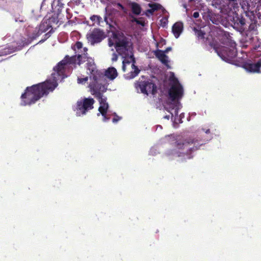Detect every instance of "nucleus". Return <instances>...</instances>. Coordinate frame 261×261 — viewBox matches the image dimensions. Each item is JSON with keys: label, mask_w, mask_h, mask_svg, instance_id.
<instances>
[{"label": "nucleus", "mask_w": 261, "mask_h": 261, "mask_svg": "<svg viewBox=\"0 0 261 261\" xmlns=\"http://www.w3.org/2000/svg\"><path fill=\"white\" fill-rule=\"evenodd\" d=\"M86 62V67L92 75L90 76L89 88L91 93L97 97L99 102L98 109L99 113L103 118V121L109 120L111 113L108 110L109 105L107 102V98L101 94L106 91L107 85L104 80L99 77L94 60L87 57V54H79L77 57L73 56L69 58L66 56L59 64L54 68V72L51 74L49 79L43 83L33 85L31 87H28L25 92L22 94L21 105H30L35 103L44 95H47L49 92L53 91L57 86V81L61 80L66 76L65 71L67 69L71 67V65L77 64L80 65L83 62Z\"/></svg>", "instance_id": "1"}, {"label": "nucleus", "mask_w": 261, "mask_h": 261, "mask_svg": "<svg viewBox=\"0 0 261 261\" xmlns=\"http://www.w3.org/2000/svg\"><path fill=\"white\" fill-rule=\"evenodd\" d=\"M109 45L110 47L114 45L117 52L124 59L122 62L123 71H125L127 65H130L132 71L126 78L131 79L136 77L140 70L135 65L132 43L123 35L114 34L113 37L109 39Z\"/></svg>", "instance_id": "2"}, {"label": "nucleus", "mask_w": 261, "mask_h": 261, "mask_svg": "<svg viewBox=\"0 0 261 261\" xmlns=\"http://www.w3.org/2000/svg\"><path fill=\"white\" fill-rule=\"evenodd\" d=\"M170 88L168 92V97L166 101V109L170 112L171 116L166 115L165 118L171 119L176 123H181V118H178V110L181 109V105L179 100L184 95V89L174 75H171Z\"/></svg>", "instance_id": "3"}, {"label": "nucleus", "mask_w": 261, "mask_h": 261, "mask_svg": "<svg viewBox=\"0 0 261 261\" xmlns=\"http://www.w3.org/2000/svg\"><path fill=\"white\" fill-rule=\"evenodd\" d=\"M94 102L92 98H82L77 101L73 110L78 116L85 115L88 111L93 108Z\"/></svg>", "instance_id": "4"}, {"label": "nucleus", "mask_w": 261, "mask_h": 261, "mask_svg": "<svg viewBox=\"0 0 261 261\" xmlns=\"http://www.w3.org/2000/svg\"><path fill=\"white\" fill-rule=\"evenodd\" d=\"M230 48L227 47H223L222 48H216L215 50L218 55L221 58L222 60L226 62H229L237 56V50L236 49V43L230 41L229 42Z\"/></svg>", "instance_id": "5"}, {"label": "nucleus", "mask_w": 261, "mask_h": 261, "mask_svg": "<svg viewBox=\"0 0 261 261\" xmlns=\"http://www.w3.org/2000/svg\"><path fill=\"white\" fill-rule=\"evenodd\" d=\"M137 90L140 89V92L148 95L149 93L154 94L156 91V87L154 84L149 81H138L136 83Z\"/></svg>", "instance_id": "6"}, {"label": "nucleus", "mask_w": 261, "mask_h": 261, "mask_svg": "<svg viewBox=\"0 0 261 261\" xmlns=\"http://www.w3.org/2000/svg\"><path fill=\"white\" fill-rule=\"evenodd\" d=\"M88 42L92 45L100 42L103 38V33L99 30L95 29L87 35Z\"/></svg>", "instance_id": "7"}, {"label": "nucleus", "mask_w": 261, "mask_h": 261, "mask_svg": "<svg viewBox=\"0 0 261 261\" xmlns=\"http://www.w3.org/2000/svg\"><path fill=\"white\" fill-rule=\"evenodd\" d=\"M245 69L250 72H259L261 68V61L256 63H247L244 65Z\"/></svg>", "instance_id": "8"}, {"label": "nucleus", "mask_w": 261, "mask_h": 261, "mask_svg": "<svg viewBox=\"0 0 261 261\" xmlns=\"http://www.w3.org/2000/svg\"><path fill=\"white\" fill-rule=\"evenodd\" d=\"M149 9H148L146 12V15L149 16L152 15L155 11L161 10L164 13L166 10L162 7V6L156 3L150 4H149Z\"/></svg>", "instance_id": "9"}, {"label": "nucleus", "mask_w": 261, "mask_h": 261, "mask_svg": "<svg viewBox=\"0 0 261 261\" xmlns=\"http://www.w3.org/2000/svg\"><path fill=\"white\" fill-rule=\"evenodd\" d=\"M183 30V24L180 22H176L172 27V32L175 38L180 36Z\"/></svg>", "instance_id": "10"}, {"label": "nucleus", "mask_w": 261, "mask_h": 261, "mask_svg": "<svg viewBox=\"0 0 261 261\" xmlns=\"http://www.w3.org/2000/svg\"><path fill=\"white\" fill-rule=\"evenodd\" d=\"M154 53L156 57L162 62V63L168 67V57L165 55V52L161 50H157L154 52Z\"/></svg>", "instance_id": "11"}, {"label": "nucleus", "mask_w": 261, "mask_h": 261, "mask_svg": "<svg viewBox=\"0 0 261 261\" xmlns=\"http://www.w3.org/2000/svg\"><path fill=\"white\" fill-rule=\"evenodd\" d=\"M117 75V71L114 67L109 68L105 72V76L110 80H114Z\"/></svg>", "instance_id": "12"}, {"label": "nucleus", "mask_w": 261, "mask_h": 261, "mask_svg": "<svg viewBox=\"0 0 261 261\" xmlns=\"http://www.w3.org/2000/svg\"><path fill=\"white\" fill-rule=\"evenodd\" d=\"M130 8L132 10V12L133 14L135 15H139L140 14L141 11V8L139 5L137 3H132L130 4Z\"/></svg>", "instance_id": "13"}, {"label": "nucleus", "mask_w": 261, "mask_h": 261, "mask_svg": "<svg viewBox=\"0 0 261 261\" xmlns=\"http://www.w3.org/2000/svg\"><path fill=\"white\" fill-rule=\"evenodd\" d=\"M50 27H51V26H49L47 23V22H45V21H43L39 27L38 35L46 31Z\"/></svg>", "instance_id": "14"}, {"label": "nucleus", "mask_w": 261, "mask_h": 261, "mask_svg": "<svg viewBox=\"0 0 261 261\" xmlns=\"http://www.w3.org/2000/svg\"><path fill=\"white\" fill-rule=\"evenodd\" d=\"M52 9H56L57 7L59 8L57 9L58 11H60V9L62 7V4L60 3V0H54L53 3H51Z\"/></svg>", "instance_id": "15"}, {"label": "nucleus", "mask_w": 261, "mask_h": 261, "mask_svg": "<svg viewBox=\"0 0 261 261\" xmlns=\"http://www.w3.org/2000/svg\"><path fill=\"white\" fill-rule=\"evenodd\" d=\"M15 51L14 48H5L3 50L0 49V56L6 55Z\"/></svg>", "instance_id": "16"}, {"label": "nucleus", "mask_w": 261, "mask_h": 261, "mask_svg": "<svg viewBox=\"0 0 261 261\" xmlns=\"http://www.w3.org/2000/svg\"><path fill=\"white\" fill-rule=\"evenodd\" d=\"M90 19L92 21H94V23H96L97 24H99L101 20V18L97 15H93L90 17Z\"/></svg>", "instance_id": "17"}, {"label": "nucleus", "mask_w": 261, "mask_h": 261, "mask_svg": "<svg viewBox=\"0 0 261 261\" xmlns=\"http://www.w3.org/2000/svg\"><path fill=\"white\" fill-rule=\"evenodd\" d=\"M83 47V44L80 42H77L73 47V49L75 51L77 50V51L80 53L79 50H81Z\"/></svg>", "instance_id": "18"}, {"label": "nucleus", "mask_w": 261, "mask_h": 261, "mask_svg": "<svg viewBox=\"0 0 261 261\" xmlns=\"http://www.w3.org/2000/svg\"><path fill=\"white\" fill-rule=\"evenodd\" d=\"M88 81V77H85L84 78H80L79 77L77 79V82L79 84H85Z\"/></svg>", "instance_id": "19"}, {"label": "nucleus", "mask_w": 261, "mask_h": 261, "mask_svg": "<svg viewBox=\"0 0 261 261\" xmlns=\"http://www.w3.org/2000/svg\"><path fill=\"white\" fill-rule=\"evenodd\" d=\"M161 24L163 27H165L167 24L168 18L166 17V16H165L164 17H163L162 19H161Z\"/></svg>", "instance_id": "20"}, {"label": "nucleus", "mask_w": 261, "mask_h": 261, "mask_svg": "<svg viewBox=\"0 0 261 261\" xmlns=\"http://www.w3.org/2000/svg\"><path fill=\"white\" fill-rule=\"evenodd\" d=\"M132 21H135L136 22V23L137 24H140L142 26H144L145 25V22L144 21L142 20H138V19H137L136 18H133L132 20Z\"/></svg>", "instance_id": "21"}, {"label": "nucleus", "mask_w": 261, "mask_h": 261, "mask_svg": "<svg viewBox=\"0 0 261 261\" xmlns=\"http://www.w3.org/2000/svg\"><path fill=\"white\" fill-rule=\"evenodd\" d=\"M165 43V40L162 39L159 42L156 43V46L158 47H162Z\"/></svg>", "instance_id": "22"}, {"label": "nucleus", "mask_w": 261, "mask_h": 261, "mask_svg": "<svg viewBox=\"0 0 261 261\" xmlns=\"http://www.w3.org/2000/svg\"><path fill=\"white\" fill-rule=\"evenodd\" d=\"M114 115L115 116V117L113 119V122L114 123H116L117 122H118L119 120L121 119V117L117 116L115 115V113H114Z\"/></svg>", "instance_id": "23"}, {"label": "nucleus", "mask_w": 261, "mask_h": 261, "mask_svg": "<svg viewBox=\"0 0 261 261\" xmlns=\"http://www.w3.org/2000/svg\"><path fill=\"white\" fill-rule=\"evenodd\" d=\"M117 59H118V56L115 53H114L113 54V56L112 58V61L113 62L116 61L117 60Z\"/></svg>", "instance_id": "24"}, {"label": "nucleus", "mask_w": 261, "mask_h": 261, "mask_svg": "<svg viewBox=\"0 0 261 261\" xmlns=\"http://www.w3.org/2000/svg\"><path fill=\"white\" fill-rule=\"evenodd\" d=\"M204 35V33H203L202 31H197V35L198 36V37H203Z\"/></svg>", "instance_id": "25"}, {"label": "nucleus", "mask_w": 261, "mask_h": 261, "mask_svg": "<svg viewBox=\"0 0 261 261\" xmlns=\"http://www.w3.org/2000/svg\"><path fill=\"white\" fill-rule=\"evenodd\" d=\"M193 17L195 18H198L199 16V13L197 12H195L193 13Z\"/></svg>", "instance_id": "26"}, {"label": "nucleus", "mask_w": 261, "mask_h": 261, "mask_svg": "<svg viewBox=\"0 0 261 261\" xmlns=\"http://www.w3.org/2000/svg\"><path fill=\"white\" fill-rule=\"evenodd\" d=\"M49 0H44L42 3L41 7H43L46 5V3L48 2Z\"/></svg>", "instance_id": "27"}, {"label": "nucleus", "mask_w": 261, "mask_h": 261, "mask_svg": "<svg viewBox=\"0 0 261 261\" xmlns=\"http://www.w3.org/2000/svg\"><path fill=\"white\" fill-rule=\"evenodd\" d=\"M171 47H168V48H167L165 50V51L164 52H165V53H168L169 51L171 50Z\"/></svg>", "instance_id": "28"}, {"label": "nucleus", "mask_w": 261, "mask_h": 261, "mask_svg": "<svg viewBox=\"0 0 261 261\" xmlns=\"http://www.w3.org/2000/svg\"><path fill=\"white\" fill-rule=\"evenodd\" d=\"M188 144H189V143H185V144H182V146H185V147H186V148H188Z\"/></svg>", "instance_id": "29"}, {"label": "nucleus", "mask_w": 261, "mask_h": 261, "mask_svg": "<svg viewBox=\"0 0 261 261\" xmlns=\"http://www.w3.org/2000/svg\"><path fill=\"white\" fill-rule=\"evenodd\" d=\"M109 9V7H107L106 8V12H107L108 11Z\"/></svg>", "instance_id": "30"}, {"label": "nucleus", "mask_w": 261, "mask_h": 261, "mask_svg": "<svg viewBox=\"0 0 261 261\" xmlns=\"http://www.w3.org/2000/svg\"><path fill=\"white\" fill-rule=\"evenodd\" d=\"M118 6L122 8H123V7L119 4H118Z\"/></svg>", "instance_id": "31"}, {"label": "nucleus", "mask_w": 261, "mask_h": 261, "mask_svg": "<svg viewBox=\"0 0 261 261\" xmlns=\"http://www.w3.org/2000/svg\"><path fill=\"white\" fill-rule=\"evenodd\" d=\"M209 132H210L209 129H207L206 131L205 132L206 133H208Z\"/></svg>", "instance_id": "32"}, {"label": "nucleus", "mask_w": 261, "mask_h": 261, "mask_svg": "<svg viewBox=\"0 0 261 261\" xmlns=\"http://www.w3.org/2000/svg\"><path fill=\"white\" fill-rule=\"evenodd\" d=\"M178 146L179 148H181V145L180 144H178Z\"/></svg>", "instance_id": "33"}, {"label": "nucleus", "mask_w": 261, "mask_h": 261, "mask_svg": "<svg viewBox=\"0 0 261 261\" xmlns=\"http://www.w3.org/2000/svg\"><path fill=\"white\" fill-rule=\"evenodd\" d=\"M83 49L84 50V52H86L87 50V49L86 48H84Z\"/></svg>", "instance_id": "34"}, {"label": "nucleus", "mask_w": 261, "mask_h": 261, "mask_svg": "<svg viewBox=\"0 0 261 261\" xmlns=\"http://www.w3.org/2000/svg\"><path fill=\"white\" fill-rule=\"evenodd\" d=\"M77 3L79 4L80 3V0H77Z\"/></svg>", "instance_id": "35"}, {"label": "nucleus", "mask_w": 261, "mask_h": 261, "mask_svg": "<svg viewBox=\"0 0 261 261\" xmlns=\"http://www.w3.org/2000/svg\"><path fill=\"white\" fill-rule=\"evenodd\" d=\"M159 127L161 129L162 128V126H159Z\"/></svg>", "instance_id": "36"}, {"label": "nucleus", "mask_w": 261, "mask_h": 261, "mask_svg": "<svg viewBox=\"0 0 261 261\" xmlns=\"http://www.w3.org/2000/svg\"><path fill=\"white\" fill-rule=\"evenodd\" d=\"M179 117L181 118V114L180 115H179Z\"/></svg>", "instance_id": "37"}]
</instances>
